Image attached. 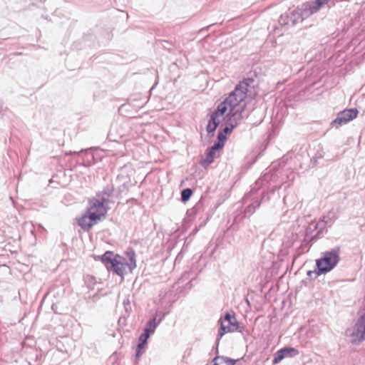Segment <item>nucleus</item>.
<instances>
[{
    "mask_svg": "<svg viewBox=\"0 0 365 365\" xmlns=\"http://www.w3.org/2000/svg\"><path fill=\"white\" fill-rule=\"evenodd\" d=\"M168 314V312H164V313L160 314V317L158 322L160 324Z\"/></svg>",
    "mask_w": 365,
    "mask_h": 365,
    "instance_id": "33",
    "label": "nucleus"
},
{
    "mask_svg": "<svg viewBox=\"0 0 365 365\" xmlns=\"http://www.w3.org/2000/svg\"><path fill=\"white\" fill-rule=\"evenodd\" d=\"M235 319H236V318H235V316L234 314H231L230 313H226L224 318L223 319L221 318L220 319V324H226V322H227V321L232 320V322H235Z\"/></svg>",
    "mask_w": 365,
    "mask_h": 365,
    "instance_id": "28",
    "label": "nucleus"
},
{
    "mask_svg": "<svg viewBox=\"0 0 365 365\" xmlns=\"http://www.w3.org/2000/svg\"><path fill=\"white\" fill-rule=\"evenodd\" d=\"M112 327H113V323L110 324V327L107 326L106 334L108 336H114V330L112 329Z\"/></svg>",
    "mask_w": 365,
    "mask_h": 365,
    "instance_id": "30",
    "label": "nucleus"
},
{
    "mask_svg": "<svg viewBox=\"0 0 365 365\" xmlns=\"http://www.w3.org/2000/svg\"><path fill=\"white\" fill-rule=\"evenodd\" d=\"M242 112L243 108L241 109H234L231 113H227V115H230L229 118L227 121L230 123L235 125L236 127L239 122L242 119Z\"/></svg>",
    "mask_w": 365,
    "mask_h": 365,
    "instance_id": "14",
    "label": "nucleus"
},
{
    "mask_svg": "<svg viewBox=\"0 0 365 365\" xmlns=\"http://www.w3.org/2000/svg\"><path fill=\"white\" fill-rule=\"evenodd\" d=\"M108 39L110 40L111 36H112V34H110V33L108 34Z\"/></svg>",
    "mask_w": 365,
    "mask_h": 365,
    "instance_id": "43",
    "label": "nucleus"
},
{
    "mask_svg": "<svg viewBox=\"0 0 365 365\" xmlns=\"http://www.w3.org/2000/svg\"><path fill=\"white\" fill-rule=\"evenodd\" d=\"M123 303H124V305H125V309L126 311H128L127 304L130 305L129 301L128 300V303L127 304L125 303V302H124Z\"/></svg>",
    "mask_w": 365,
    "mask_h": 365,
    "instance_id": "39",
    "label": "nucleus"
},
{
    "mask_svg": "<svg viewBox=\"0 0 365 365\" xmlns=\"http://www.w3.org/2000/svg\"><path fill=\"white\" fill-rule=\"evenodd\" d=\"M256 93L255 80L252 78H245L235 86L229 96L217 106L211 115L219 118L227 111L231 113L247 97L253 98Z\"/></svg>",
    "mask_w": 365,
    "mask_h": 365,
    "instance_id": "2",
    "label": "nucleus"
},
{
    "mask_svg": "<svg viewBox=\"0 0 365 365\" xmlns=\"http://www.w3.org/2000/svg\"><path fill=\"white\" fill-rule=\"evenodd\" d=\"M93 148H90L86 150H81V151H68L65 153L66 155H78L80 153H84L85 156L83 157V162L81 165L85 167H89L95 163L96 159L94 153L91 151Z\"/></svg>",
    "mask_w": 365,
    "mask_h": 365,
    "instance_id": "11",
    "label": "nucleus"
},
{
    "mask_svg": "<svg viewBox=\"0 0 365 365\" xmlns=\"http://www.w3.org/2000/svg\"><path fill=\"white\" fill-rule=\"evenodd\" d=\"M320 274H318V269L314 270V271L309 270L307 272V275L311 278L313 277V275H314V278H317Z\"/></svg>",
    "mask_w": 365,
    "mask_h": 365,
    "instance_id": "29",
    "label": "nucleus"
},
{
    "mask_svg": "<svg viewBox=\"0 0 365 365\" xmlns=\"http://www.w3.org/2000/svg\"><path fill=\"white\" fill-rule=\"evenodd\" d=\"M114 185L105 187L103 190L96 192V196L88 199V206L81 216L76 217L77 225L84 231L89 232L94 225L106 217L113 202Z\"/></svg>",
    "mask_w": 365,
    "mask_h": 365,
    "instance_id": "1",
    "label": "nucleus"
},
{
    "mask_svg": "<svg viewBox=\"0 0 365 365\" xmlns=\"http://www.w3.org/2000/svg\"><path fill=\"white\" fill-rule=\"evenodd\" d=\"M235 128V125L231 124L228 121H227L224 128L222 130H220V131H221L223 134H225L227 136V135L230 133Z\"/></svg>",
    "mask_w": 365,
    "mask_h": 365,
    "instance_id": "26",
    "label": "nucleus"
},
{
    "mask_svg": "<svg viewBox=\"0 0 365 365\" xmlns=\"http://www.w3.org/2000/svg\"><path fill=\"white\" fill-rule=\"evenodd\" d=\"M277 164L273 163L268 172L265 173L257 182L256 184L259 185H264L268 184L269 182H277L278 179V174L277 172Z\"/></svg>",
    "mask_w": 365,
    "mask_h": 365,
    "instance_id": "10",
    "label": "nucleus"
},
{
    "mask_svg": "<svg viewBox=\"0 0 365 365\" xmlns=\"http://www.w3.org/2000/svg\"><path fill=\"white\" fill-rule=\"evenodd\" d=\"M103 42L99 40L96 41V36L91 33L85 34L81 39L75 41L73 43V48L77 50L86 49V48H96L100 46Z\"/></svg>",
    "mask_w": 365,
    "mask_h": 365,
    "instance_id": "8",
    "label": "nucleus"
},
{
    "mask_svg": "<svg viewBox=\"0 0 365 365\" xmlns=\"http://www.w3.org/2000/svg\"><path fill=\"white\" fill-rule=\"evenodd\" d=\"M190 273L189 272H185L183 274V275L182 276V279H190Z\"/></svg>",
    "mask_w": 365,
    "mask_h": 365,
    "instance_id": "36",
    "label": "nucleus"
},
{
    "mask_svg": "<svg viewBox=\"0 0 365 365\" xmlns=\"http://www.w3.org/2000/svg\"><path fill=\"white\" fill-rule=\"evenodd\" d=\"M237 360L230 359L224 356H216L213 359L212 365H235Z\"/></svg>",
    "mask_w": 365,
    "mask_h": 365,
    "instance_id": "15",
    "label": "nucleus"
},
{
    "mask_svg": "<svg viewBox=\"0 0 365 365\" xmlns=\"http://www.w3.org/2000/svg\"><path fill=\"white\" fill-rule=\"evenodd\" d=\"M192 190L191 188H185L181 191V201L185 202L190 200L192 195Z\"/></svg>",
    "mask_w": 365,
    "mask_h": 365,
    "instance_id": "23",
    "label": "nucleus"
},
{
    "mask_svg": "<svg viewBox=\"0 0 365 365\" xmlns=\"http://www.w3.org/2000/svg\"><path fill=\"white\" fill-rule=\"evenodd\" d=\"M126 258L123 261L118 260V255H115V274L123 276L131 272L136 267L135 254L134 250L129 247L125 252Z\"/></svg>",
    "mask_w": 365,
    "mask_h": 365,
    "instance_id": "4",
    "label": "nucleus"
},
{
    "mask_svg": "<svg viewBox=\"0 0 365 365\" xmlns=\"http://www.w3.org/2000/svg\"><path fill=\"white\" fill-rule=\"evenodd\" d=\"M95 261L101 262L110 274H114V252L108 250L101 255H92Z\"/></svg>",
    "mask_w": 365,
    "mask_h": 365,
    "instance_id": "9",
    "label": "nucleus"
},
{
    "mask_svg": "<svg viewBox=\"0 0 365 365\" xmlns=\"http://www.w3.org/2000/svg\"><path fill=\"white\" fill-rule=\"evenodd\" d=\"M118 13L120 14V18L123 19L124 17H125L126 19H128V14L126 13H124L123 11H120L118 10Z\"/></svg>",
    "mask_w": 365,
    "mask_h": 365,
    "instance_id": "34",
    "label": "nucleus"
},
{
    "mask_svg": "<svg viewBox=\"0 0 365 365\" xmlns=\"http://www.w3.org/2000/svg\"><path fill=\"white\" fill-rule=\"evenodd\" d=\"M55 306H56L55 304H52V306H51V308H52V309H53L54 312H56V311H55L56 307H54Z\"/></svg>",
    "mask_w": 365,
    "mask_h": 365,
    "instance_id": "42",
    "label": "nucleus"
},
{
    "mask_svg": "<svg viewBox=\"0 0 365 365\" xmlns=\"http://www.w3.org/2000/svg\"><path fill=\"white\" fill-rule=\"evenodd\" d=\"M111 135H111L110 132H109V133H108V139H110V140H111V141H112V140L110 139Z\"/></svg>",
    "mask_w": 365,
    "mask_h": 365,
    "instance_id": "40",
    "label": "nucleus"
},
{
    "mask_svg": "<svg viewBox=\"0 0 365 365\" xmlns=\"http://www.w3.org/2000/svg\"><path fill=\"white\" fill-rule=\"evenodd\" d=\"M222 364L221 365H227V364H225V362L222 361Z\"/></svg>",
    "mask_w": 365,
    "mask_h": 365,
    "instance_id": "46",
    "label": "nucleus"
},
{
    "mask_svg": "<svg viewBox=\"0 0 365 365\" xmlns=\"http://www.w3.org/2000/svg\"><path fill=\"white\" fill-rule=\"evenodd\" d=\"M201 209L199 204L195 205L192 208L187 211V215L189 217H193Z\"/></svg>",
    "mask_w": 365,
    "mask_h": 365,
    "instance_id": "27",
    "label": "nucleus"
},
{
    "mask_svg": "<svg viewBox=\"0 0 365 365\" xmlns=\"http://www.w3.org/2000/svg\"><path fill=\"white\" fill-rule=\"evenodd\" d=\"M143 334H147V335H148L149 336H150L152 334H153V333L152 332V330L150 331V329H149L146 326H145V329H143Z\"/></svg>",
    "mask_w": 365,
    "mask_h": 365,
    "instance_id": "32",
    "label": "nucleus"
},
{
    "mask_svg": "<svg viewBox=\"0 0 365 365\" xmlns=\"http://www.w3.org/2000/svg\"><path fill=\"white\" fill-rule=\"evenodd\" d=\"M55 306H56L55 304H52V306H51V308H52V309H53L54 312H56V311H55L56 307H54Z\"/></svg>",
    "mask_w": 365,
    "mask_h": 365,
    "instance_id": "41",
    "label": "nucleus"
},
{
    "mask_svg": "<svg viewBox=\"0 0 365 365\" xmlns=\"http://www.w3.org/2000/svg\"><path fill=\"white\" fill-rule=\"evenodd\" d=\"M325 4H327L325 0H315L314 1L305 2L297 6V9L300 11L301 16L306 19L317 12L321 6Z\"/></svg>",
    "mask_w": 365,
    "mask_h": 365,
    "instance_id": "7",
    "label": "nucleus"
},
{
    "mask_svg": "<svg viewBox=\"0 0 365 365\" xmlns=\"http://www.w3.org/2000/svg\"><path fill=\"white\" fill-rule=\"evenodd\" d=\"M149 336L142 333L138 339V344L136 348V356L138 357L141 354V350L144 349L145 346L147 344L148 339H149Z\"/></svg>",
    "mask_w": 365,
    "mask_h": 365,
    "instance_id": "17",
    "label": "nucleus"
},
{
    "mask_svg": "<svg viewBox=\"0 0 365 365\" xmlns=\"http://www.w3.org/2000/svg\"><path fill=\"white\" fill-rule=\"evenodd\" d=\"M159 325V323L156 321V317H154L153 319L148 321V322L146 324V327L154 333L155 331V329Z\"/></svg>",
    "mask_w": 365,
    "mask_h": 365,
    "instance_id": "25",
    "label": "nucleus"
},
{
    "mask_svg": "<svg viewBox=\"0 0 365 365\" xmlns=\"http://www.w3.org/2000/svg\"><path fill=\"white\" fill-rule=\"evenodd\" d=\"M290 14L291 16L289 17L291 21V26H294L297 23L302 22L304 20V18L301 16L300 11L297 7L295 9L291 11Z\"/></svg>",
    "mask_w": 365,
    "mask_h": 365,
    "instance_id": "18",
    "label": "nucleus"
},
{
    "mask_svg": "<svg viewBox=\"0 0 365 365\" xmlns=\"http://www.w3.org/2000/svg\"><path fill=\"white\" fill-rule=\"evenodd\" d=\"M329 219H327V217H323V222H324V224H328L329 222Z\"/></svg>",
    "mask_w": 365,
    "mask_h": 365,
    "instance_id": "38",
    "label": "nucleus"
},
{
    "mask_svg": "<svg viewBox=\"0 0 365 365\" xmlns=\"http://www.w3.org/2000/svg\"><path fill=\"white\" fill-rule=\"evenodd\" d=\"M281 184L275 185L272 187V192H274L275 190H278L281 187Z\"/></svg>",
    "mask_w": 365,
    "mask_h": 365,
    "instance_id": "35",
    "label": "nucleus"
},
{
    "mask_svg": "<svg viewBox=\"0 0 365 365\" xmlns=\"http://www.w3.org/2000/svg\"><path fill=\"white\" fill-rule=\"evenodd\" d=\"M110 365H114V361H110Z\"/></svg>",
    "mask_w": 365,
    "mask_h": 365,
    "instance_id": "44",
    "label": "nucleus"
},
{
    "mask_svg": "<svg viewBox=\"0 0 365 365\" xmlns=\"http://www.w3.org/2000/svg\"><path fill=\"white\" fill-rule=\"evenodd\" d=\"M323 256L316 260L318 274H325L333 269L339 261V248L322 253Z\"/></svg>",
    "mask_w": 365,
    "mask_h": 365,
    "instance_id": "3",
    "label": "nucleus"
},
{
    "mask_svg": "<svg viewBox=\"0 0 365 365\" xmlns=\"http://www.w3.org/2000/svg\"><path fill=\"white\" fill-rule=\"evenodd\" d=\"M220 123V120L219 118H217L212 115H210V119L209 120L206 128L208 135H213Z\"/></svg>",
    "mask_w": 365,
    "mask_h": 365,
    "instance_id": "16",
    "label": "nucleus"
},
{
    "mask_svg": "<svg viewBox=\"0 0 365 365\" xmlns=\"http://www.w3.org/2000/svg\"><path fill=\"white\" fill-rule=\"evenodd\" d=\"M290 16H291L290 11L289 13L282 14L279 19V24L282 26H291V21H290V17H289Z\"/></svg>",
    "mask_w": 365,
    "mask_h": 365,
    "instance_id": "20",
    "label": "nucleus"
},
{
    "mask_svg": "<svg viewBox=\"0 0 365 365\" xmlns=\"http://www.w3.org/2000/svg\"><path fill=\"white\" fill-rule=\"evenodd\" d=\"M329 0H325V1L327 3Z\"/></svg>",
    "mask_w": 365,
    "mask_h": 365,
    "instance_id": "47",
    "label": "nucleus"
},
{
    "mask_svg": "<svg viewBox=\"0 0 365 365\" xmlns=\"http://www.w3.org/2000/svg\"><path fill=\"white\" fill-rule=\"evenodd\" d=\"M217 146L218 145L213 144L211 147L207 148L205 151V158L203 160L202 166L206 167L213 162L215 158L216 151L220 149Z\"/></svg>",
    "mask_w": 365,
    "mask_h": 365,
    "instance_id": "13",
    "label": "nucleus"
},
{
    "mask_svg": "<svg viewBox=\"0 0 365 365\" xmlns=\"http://www.w3.org/2000/svg\"><path fill=\"white\" fill-rule=\"evenodd\" d=\"M217 138V140L214 143V145H219L217 147L222 149L225 145V140H227V136L219 130Z\"/></svg>",
    "mask_w": 365,
    "mask_h": 365,
    "instance_id": "22",
    "label": "nucleus"
},
{
    "mask_svg": "<svg viewBox=\"0 0 365 365\" xmlns=\"http://www.w3.org/2000/svg\"><path fill=\"white\" fill-rule=\"evenodd\" d=\"M260 204L261 202L259 201L258 200H254L252 202L249 204L245 209V215H252L255 212V210L259 207Z\"/></svg>",
    "mask_w": 365,
    "mask_h": 365,
    "instance_id": "19",
    "label": "nucleus"
},
{
    "mask_svg": "<svg viewBox=\"0 0 365 365\" xmlns=\"http://www.w3.org/2000/svg\"><path fill=\"white\" fill-rule=\"evenodd\" d=\"M346 334L353 344H359L365 340V313L357 319L351 328L346 330Z\"/></svg>",
    "mask_w": 365,
    "mask_h": 365,
    "instance_id": "5",
    "label": "nucleus"
},
{
    "mask_svg": "<svg viewBox=\"0 0 365 365\" xmlns=\"http://www.w3.org/2000/svg\"><path fill=\"white\" fill-rule=\"evenodd\" d=\"M284 351L286 357H294L299 354V351L293 347H284L282 348Z\"/></svg>",
    "mask_w": 365,
    "mask_h": 365,
    "instance_id": "24",
    "label": "nucleus"
},
{
    "mask_svg": "<svg viewBox=\"0 0 365 365\" xmlns=\"http://www.w3.org/2000/svg\"><path fill=\"white\" fill-rule=\"evenodd\" d=\"M253 193V188L252 189L251 192L245 195L243 198L244 203L247 202L250 200H252V196Z\"/></svg>",
    "mask_w": 365,
    "mask_h": 365,
    "instance_id": "31",
    "label": "nucleus"
},
{
    "mask_svg": "<svg viewBox=\"0 0 365 365\" xmlns=\"http://www.w3.org/2000/svg\"><path fill=\"white\" fill-rule=\"evenodd\" d=\"M264 199H265V195H263L262 197V200H263Z\"/></svg>",
    "mask_w": 365,
    "mask_h": 365,
    "instance_id": "45",
    "label": "nucleus"
},
{
    "mask_svg": "<svg viewBox=\"0 0 365 365\" xmlns=\"http://www.w3.org/2000/svg\"><path fill=\"white\" fill-rule=\"evenodd\" d=\"M329 219H327V217H323V222H324V224H328L329 222Z\"/></svg>",
    "mask_w": 365,
    "mask_h": 365,
    "instance_id": "37",
    "label": "nucleus"
},
{
    "mask_svg": "<svg viewBox=\"0 0 365 365\" xmlns=\"http://www.w3.org/2000/svg\"><path fill=\"white\" fill-rule=\"evenodd\" d=\"M286 357L284 351L283 349L278 350L274 355V359L272 360V364L275 365L279 363L282 359Z\"/></svg>",
    "mask_w": 365,
    "mask_h": 365,
    "instance_id": "21",
    "label": "nucleus"
},
{
    "mask_svg": "<svg viewBox=\"0 0 365 365\" xmlns=\"http://www.w3.org/2000/svg\"><path fill=\"white\" fill-rule=\"evenodd\" d=\"M359 111L356 108L344 109L340 111L336 118L331 123V125L336 128H339L341 125H346L358 115Z\"/></svg>",
    "mask_w": 365,
    "mask_h": 365,
    "instance_id": "6",
    "label": "nucleus"
},
{
    "mask_svg": "<svg viewBox=\"0 0 365 365\" xmlns=\"http://www.w3.org/2000/svg\"><path fill=\"white\" fill-rule=\"evenodd\" d=\"M238 329L239 324L237 319H235V322H232V320H231L226 322V324H221L220 329L218 331L217 338L216 339V346H218L220 339L225 333L233 332L238 331ZM216 349L217 350V347H216Z\"/></svg>",
    "mask_w": 365,
    "mask_h": 365,
    "instance_id": "12",
    "label": "nucleus"
}]
</instances>
